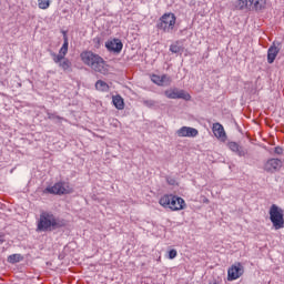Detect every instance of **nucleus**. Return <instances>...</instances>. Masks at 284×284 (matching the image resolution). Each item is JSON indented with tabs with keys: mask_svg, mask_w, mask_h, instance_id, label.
Wrapping results in <instances>:
<instances>
[{
	"mask_svg": "<svg viewBox=\"0 0 284 284\" xmlns=\"http://www.w3.org/2000/svg\"><path fill=\"white\" fill-rule=\"evenodd\" d=\"M65 227V220L57 217L51 211H41L37 224V232H54Z\"/></svg>",
	"mask_w": 284,
	"mask_h": 284,
	"instance_id": "f257e3e1",
	"label": "nucleus"
},
{
	"mask_svg": "<svg viewBox=\"0 0 284 284\" xmlns=\"http://www.w3.org/2000/svg\"><path fill=\"white\" fill-rule=\"evenodd\" d=\"M80 59L84 65H88L94 72L103 73L105 71V60L92 51H83L80 54Z\"/></svg>",
	"mask_w": 284,
	"mask_h": 284,
	"instance_id": "f03ea898",
	"label": "nucleus"
},
{
	"mask_svg": "<svg viewBox=\"0 0 284 284\" xmlns=\"http://www.w3.org/2000/svg\"><path fill=\"white\" fill-rule=\"evenodd\" d=\"M162 207H169L172 212H179L180 210H185V200L183 197L165 194L159 200Z\"/></svg>",
	"mask_w": 284,
	"mask_h": 284,
	"instance_id": "7ed1b4c3",
	"label": "nucleus"
},
{
	"mask_svg": "<svg viewBox=\"0 0 284 284\" xmlns=\"http://www.w3.org/2000/svg\"><path fill=\"white\" fill-rule=\"evenodd\" d=\"M176 26V16L172 12L164 13L158 21V30L162 32H174V27Z\"/></svg>",
	"mask_w": 284,
	"mask_h": 284,
	"instance_id": "20e7f679",
	"label": "nucleus"
},
{
	"mask_svg": "<svg viewBox=\"0 0 284 284\" xmlns=\"http://www.w3.org/2000/svg\"><path fill=\"white\" fill-rule=\"evenodd\" d=\"M270 220L273 223L274 230H283L284 227V217H283V209L278 207V205L273 204L270 207Z\"/></svg>",
	"mask_w": 284,
	"mask_h": 284,
	"instance_id": "39448f33",
	"label": "nucleus"
},
{
	"mask_svg": "<svg viewBox=\"0 0 284 284\" xmlns=\"http://www.w3.org/2000/svg\"><path fill=\"white\" fill-rule=\"evenodd\" d=\"M164 97H166V99H183L184 101H190L192 99L190 93L185 92V90H179L178 88L164 91Z\"/></svg>",
	"mask_w": 284,
	"mask_h": 284,
	"instance_id": "423d86ee",
	"label": "nucleus"
},
{
	"mask_svg": "<svg viewBox=\"0 0 284 284\" xmlns=\"http://www.w3.org/2000/svg\"><path fill=\"white\" fill-rule=\"evenodd\" d=\"M283 168V161L281 159H270L264 164L265 172H268L271 174H274L275 172H280Z\"/></svg>",
	"mask_w": 284,
	"mask_h": 284,
	"instance_id": "0eeeda50",
	"label": "nucleus"
},
{
	"mask_svg": "<svg viewBox=\"0 0 284 284\" xmlns=\"http://www.w3.org/2000/svg\"><path fill=\"white\" fill-rule=\"evenodd\" d=\"M281 48H283V43L278 41H274L272 43V45L267 50V63H274V61H276V57H278Z\"/></svg>",
	"mask_w": 284,
	"mask_h": 284,
	"instance_id": "6e6552de",
	"label": "nucleus"
},
{
	"mask_svg": "<svg viewBox=\"0 0 284 284\" xmlns=\"http://www.w3.org/2000/svg\"><path fill=\"white\" fill-rule=\"evenodd\" d=\"M243 264H233L227 271V281H236V278H241V276H243Z\"/></svg>",
	"mask_w": 284,
	"mask_h": 284,
	"instance_id": "1a4fd4ad",
	"label": "nucleus"
},
{
	"mask_svg": "<svg viewBox=\"0 0 284 284\" xmlns=\"http://www.w3.org/2000/svg\"><path fill=\"white\" fill-rule=\"evenodd\" d=\"M105 48L109 52L121 54V50H123V42H121L120 39L114 38L113 40H108L105 42Z\"/></svg>",
	"mask_w": 284,
	"mask_h": 284,
	"instance_id": "9d476101",
	"label": "nucleus"
},
{
	"mask_svg": "<svg viewBox=\"0 0 284 284\" xmlns=\"http://www.w3.org/2000/svg\"><path fill=\"white\" fill-rule=\"evenodd\" d=\"M178 136L194 139L199 136V130L192 126H182L176 131Z\"/></svg>",
	"mask_w": 284,
	"mask_h": 284,
	"instance_id": "9b49d317",
	"label": "nucleus"
},
{
	"mask_svg": "<svg viewBox=\"0 0 284 284\" xmlns=\"http://www.w3.org/2000/svg\"><path fill=\"white\" fill-rule=\"evenodd\" d=\"M213 134L216 139H221V141H227V134L225 133V129L219 122L213 124Z\"/></svg>",
	"mask_w": 284,
	"mask_h": 284,
	"instance_id": "f8f14e48",
	"label": "nucleus"
},
{
	"mask_svg": "<svg viewBox=\"0 0 284 284\" xmlns=\"http://www.w3.org/2000/svg\"><path fill=\"white\" fill-rule=\"evenodd\" d=\"M44 192H48V194H67L68 191L65 190V186H63V183L58 182L53 186H48Z\"/></svg>",
	"mask_w": 284,
	"mask_h": 284,
	"instance_id": "ddd939ff",
	"label": "nucleus"
},
{
	"mask_svg": "<svg viewBox=\"0 0 284 284\" xmlns=\"http://www.w3.org/2000/svg\"><path fill=\"white\" fill-rule=\"evenodd\" d=\"M250 10H256V12H261V10H265L267 6V0H248Z\"/></svg>",
	"mask_w": 284,
	"mask_h": 284,
	"instance_id": "4468645a",
	"label": "nucleus"
},
{
	"mask_svg": "<svg viewBox=\"0 0 284 284\" xmlns=\"http://www.w3.org/2000/svg\"><path fill=\"white\" fill-rule=\"evenodd\" d=\"M227 148L231 150V152L237 154V156H245V154H247V150L239 145L236 142H229Z\"/></svg>",
	"mask_w": 284,
	"mask_h": 284,
	"instance_id": "2eb2a0df",
	"label": "nucleus"
},
{
	"mask_svg": "<svg viewBox=\"0 0 284 284\" xmlns=\"http://www.w3.org/2000/svg\"><path fill=\"white\" fill-rule=\"evenodd\" d=\"M112 103L116 110H124L125 108V102L121 95H113Z\"/></svg>",
	"mask_w": 284,
	"mask_h": 284,
	"instance_id": "dca6fc26",
	"label": "nucleus"
},
{
	"mask_svg": "<svg viewBox=\"0 0 284 284\" xmlns=\"http://www.w3.org/2000/svg\"><path fill=\"white\" fill-rule=\"evenodd\" d=\"M63 44L59 50V54L63 55L65 58V54H68V48L70 43L68 42V33L63 31Z\"/></svg>",
	"mask_w": 284,
	"mask_h": 284,
	"instance_id": "f3484780",
	"label": "nucleus"
},
{
	"mask_svg": "<svg viewBox=\"0 0 284 284\" xmlns=\"http://www.w3.org/2000/svg\"><path fill=\"white\" fill-rule=\"evenodd\" d=\"M59 68H61L63 72H72V62L68 58H64L59 63Z\"/></svg>",
	"mask_w": 284,
	"mask_h": 284,
	"instance_id": "a211bd4d",
	"label": "nucleus"
},
{
	"mask_svg": "<svg viewBox=\"0 0 284 284\" xmlns=\"http://www.w3.org/2000/svg\"><path fill=\"white\" fill-rule=\"evenodd\" d=\"M95 89L99 90L100 92H109L110 91V85L105 83L103 80H98L95 82Z\"/></svg>",
	"mask_w": 284,
	"mask_h": 284,
	"instance_id": "6ab92c4d",
	"label": "nucleus"
},
{
	"mask_svg": "<svg viewBox=\"0 0 284 284\" xmlns=\"http://www.w3.org/2000/svg\"><path fill=\"white\" fill-rule=\"evenodd\" d=\"M22 258H23V255L21 254H11L8 256L7 261L8 263H11V265H14V263H21Z\"/></svg>",
	"mask_w": 284,
	"mask_h": 284,
	"instance_id": "aec40b11",
	"label": "nucleus"
},
{
	"mask_svg": "<svg viewBox=\"0 0 284 284\" xmlns=\"http://www.w3.org/2000/svg\"><path fill=\"white\" fill-rule=\"evenodd\" d=\"M236 8L237 10H245V8L250 9V0H239Z\"/></svg>",
	"mask_w": 284,
	"mask_h": 284,
	"instance_id": "412c9836",
	"label": "nucleus"
},
{
	"mask_svg": "<svg viewBox=\"0 0 284 284\" xmlns=\"http://www.w3.org/2000/svg\"><path fill=\"white\" fill-rule=\"evenodd\" d=\"M50 3V0H38V8H40V10H48Z\"/></svg>",
	"mask_w": 284,
	"mask_h": 284,
	"instance_id": "4be33fe9",
	"label": "nucleus"
},
{
	"mask_svg": "<svg viewBox=\"0 0 284 284\" xmlns=\"http://www.w3.org/2000/svg\"><path fill=\"white\" fill-rule=\"evenodd\" d=\"M51 57L53 58L54 63H58V65L65 59L63 55L60 53L57 54L54 52L51 53Z\"/></svg>",
	"mask_w": 284,
	"mask_h": 284,
	"instance_id": "5701e85b",
	"label": "nucleus"
},
{
	"mask_svg": "<svg viewBox=\"0 0 284 284\" xmlns=\"http://www.w3.org/2000/svg\"><path fill=\"white\" fill-rule=\"evenodd\" d=\"M170 52L173 54H179V52H181V45H179V42L170 45Z\"/></svg>",
	"mask_w": 284,
	"mask_h": 284,
	"instance_id": "b1692460",
	"label": "nucleus"
},
{
	"mask_svg": "<svg viewBox=\"0 0 284 284\" xmlns=\"http://www.w3.org/2000/svg\"><path fill=\"white\" fill-rule=\"evenodd\" d=\"M151 81L153 83H155V85H163L162 82H161V75L153 74L151 77Z\"/></svg>",
	"mask_w": 284,
	"mask_h": 284,
	"instance_id": "393cba45",
	"label": "nucleus"
},
{
	"mask_svg": "<svg viewBox=\"0 0 284 284\" xmlns=\"http://www.w3.org/2000/svg\"><path fill=\"white\" fill-rule=\"evenodd\" d=\"M178 254L179 253L176 252V250L172 248V250L169 251L168 258H170L172 261L173 258H176Z\"/></svg>",
	"mask_w": 284,
	"mask_h": 284,
	"instance_id": "a878e982",
	"label": "nucleus"
},
{
	"mask_svg": "<svg viewBox=\"0 0 284 284\" xmlns=\"http://www.w3.org/2000/svg\"><path fill=\"white\" fill-rule=\"evenodd\" d=\"M143 104L146 105V108H154V105H156V102L154 100H144Z\"/></svg>",
	"mask_w": 284,
	"mask_h": 284,
	"instance_id": "bb28decb",
	"label": "nucleus"
},
{
	"mask_svg": "<svg viewBox=\"0 0 284 284\" xmlns=\"http://www.w3.org/2000/svg\"><path fill=\"white\" fill-rule=\"evenodd\" d=\"M274 153L277 154V155L283 154V148H281V146H275V148H274Z\"/></svg>",
	"mask_w": 284,
	"mask_h": 284,
	"instance_id": "cd10ccee",
	"label": "nucleus"
},
{
	"mask_svg": "<svg viewBox=\"0 0 284 284\" xmlns=\"http://www.w3.org/2000/svg\"><path fill=\"white\" fill-rule=\"evenodd\" d=\"M160 81L163 85V83H165V81H170V77H168L166 74H163L162 77H160Z\"/></svg>",
	"mask_w": 284,
	"mask_h": 284,
	"instance_id": "c85d7f7f",
	"label": "nucleus"
},
{
	"mask_svg": "<svg viewBox=\"0 0 284 284\" xmlns=\"http://www.w3.org/2000/svg\"><path fill=\"white\" fill-rule=\"evenodd\" d=\"M93 41H94V43H97L95 48H99V45H101V39L100 38H94Z\"/></svg>",
	"mask_w": 284,
	"mask_h": 284,
	"instance_id": "c756f323",
	"label": "nucleus"
},
{
	"mask_svg": "<svg viewBox=\"0 0 284 284\" xmlns=\"http://www.w3.org/2000/svg\"><path fill=\"white\" fill-rule=\"evenodd\" d=\"M48 119H61L60 116H55L52 113H48Z\"/></svg>",
	"mask_w": 284,
	"mask_h": 284,
	"instance_id": "7c9ffc66",
	"label": "nucleus"
},
{
	"mask_svg": "<svg viewBox=\"0 0 284 284\" xmlns=\"http://www.w3.org/2000/svg\"><path fill=\"white\" fill-rule=\"evenodd\" d=\"M169 185H174V183H176V181H174V179H168L166 180Z\"/></svg>",
	"mask_w": 284,
	"mask_h": 284,
	"instance_id": "2f4dec72",
	"label": "nucleus"
},
{
	"mask_svg": "<svg viewBox=\"0 0 284 284\" xmlns=\"http://www.w3.org/2000/svg\"><path fill=\"white\" fill-rule=\"evenodd\" d=\"M0 243H6V240L3 239V235L0 234Z\"/></svg>",
	"mask_w": 284,
	"mask_h": 284,
	"instance_id": "473e14b6",
	"label": "nucleus"
}]
</instances>
